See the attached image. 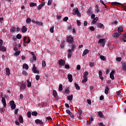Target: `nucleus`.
Wrapping results in <instances>:
<instances>
[{"label": "nucleus", "mask_w": 126, "mask_h": 126, "mask_svg": "<svg viewBox=\"0 0 126 126\" xmlns=\"http://www.w3.org/2000/svg\"><path fill=\"white\" fill-rule=\"evenodd\" d=\"M84 79L82 80V82L83 83H85L87 81V77H83Z\"/></svg>", "instance_id": "ea45409f"}, {"label": "nucleus", "mask_w": 126, "mask_h": 126, "mask_svg": "<svg viewBox=\"0 0 126 126\" xmlns=\"http://www.w3.org/2000/svg\"><path fill=\"white\" fill-rule=\"evenodd\" d=\"M100 59H101L102 61H106V59H105V56L103 55H101L100 56Z\"/></svg>", "instance_id": "79ce46f5"}, {"label": "nucleus", "mask_w": 126, "mask_h": 126, "mask_svg": "<svg viewBox=\"0 0 126 126\" xmlns=\"http://www.w3.org/2000/svg\"><path fill=\"white\" fill-rule=\"evenodd\" d=\"M110 90V88H109V86H106L105 90H104V93L105 94H106V95H108L109 94V91Z\"/></svg>", "instance_id": "f8f14e48"}, {"label": "nucleus", "mask_w": 126, "mask_h": 126, "mask_svg": "<svg viewBox=\"0 0 126 126\" xmlns=\"http://www.w3.org/2000/svg\"><path fill=\"white\" fill-rule=\"evenodd\" d=\"M115 74V71L112 70L111 71V72L110 73V78H111V79H112V80H114V79H115V76H114V74Z\"/></svg>", "instance_id": "6e6552de"}, {"label": "nucleus", "mask_w": 126, "mask_h": 126, "mask_svg": "<svg viewBox=\"0 0 126 126\" xmlns=\"http://www.w3.org/2000/svg\"><path fill=\"white\" fill-rule=\"evenodd\" d=\"M89 53V50L86 49L83 53L82 56L84 57V56H86Z\"/></svg>", "instance_id": "412c9836"}, {"label": "nucleus", "mask_w": 126, "mask_h": 126, "mask_svg": "<svg viewBox=\"0 0 126 126\" xmlns=\"http://www.w3.org/2000/svg\"><path fill=\"white\" fill-rule=\"evenodd\" d=\"M94 64H95V63L91 62L90 63L89 65L91 67H93V66H94Z\"/></svg>", "instance_id": "de8ad7c7"}, {"label": "nucleus", "mask_w": 126, "mask_h": 126, "mask_svg": "<svg viewBox=\"0 0 126 126\" xmlns=\"http://www.w3.org/2000/svg\"><path fill=\"white\" fill-rule=\"evenodd\" d=\"M66 114H68V115H69L71 118H73V115H72V113H71L70 110L67 109L66 110Z\"/></svg>", "instance_id": "4468645a"}, {"label": "nucleus", "mask_w": 126, "mask_h": 126, "mask_svg": "<svg viewBox=\"0 0 126 126\" xmlns=\"http://www.w3.org/2000/svg\"><path fill=\"white\" fill-rule=\"evenodd\" d=\"M16 37H17V39H21L22 36L20 33H19L17 35Z\"/></svg>", "instance_id": "49530a36"}, {"label": "nucleus", "mask_w": 126, "mask_h": 126, "mask_svg": "<svg viewBox=\"0 0 126 126\" xmlns=\"http://www.w3.org/2000/svg\"><path fill=\"white\" fill-rule=\"evenodd\" d=\"M21 31L23 33H26L27 31V28L24 26L22 28Z\"/></svg>", "instance_id": "f3484780"}, {"label": "nucleus", "mask_w": 126, "mask_h": 126, "mask_svg": "<svg viewBox=\"0 0 126 126\" xmlns=\"http://www.w3.org/2000/svg\"><path fill=\"white\" fill-rule=\"evenodd\" d=\"M95 8L96 9V12H99L100 10H99V6H98V5H95Z\"/></svg>", "instance_id": "603ef678"}, {"label": "nucleus", "mask_w": 126, "mask_h": 126, "mask_svg": "<svg viewBox=\"0 0 126 126\" xmlns=\"http://www.w3.org/2000/svg\"><path fill=\"white\" fill-rule=\"evenodd\" d=\"M120 35H122V33H119V32H116L115 33H114V38L116 39L117 38H118Z\"/></svg>", "instance_id": "6ab92c4d"}, {"label": "nucleus", "mask_w": 126, "mask_h": 126, "mask_svg": "<svg viewBox=\"0 0 126 126\" xmlns=\"http://www.w3.org/2000/svg\"><path fill=\"white\" fill-rule=\"evenodd\" d=\"M90 30L91 31H94L95 30V28L93 26H91L90 27Z\"/></svg>", "instance_id": "3c124183"}, {"label": "nucleus", "mask_w": 126, "mask_h": 126, "mask_svg": "<svg viewBox=\"0 0 126 126\" xmlns=\"http://www.w3.org/2000/svg\"><path fill=\"white\" fill-rule=\"evenodd\" d=\"M32 70L33 73H37V74H39V71L37 70V68H36V65L35 64H33Z\"/></svg>", "instance_id": "20e7f679"}, {"label": "nucleus", "mask_w": 126, "mask_h": 126, "mask_svg": "<svg viewBox=\"0 0 126 126\" xmlns=\"http://www.w3.org/2000/svg\"><path fill=\"white\" fill-rule=\"evenodd\" d=\"M55 28V27L54 26H53L52 27H51L50 29V31L51 32V33H54V29Z\"/></svg>", "instance_id": "a18cd8bd"}, {"label": "nucleus", "mask_w": 126, "mask_h": 126, "mask_svg": "<svg viewBox=\"0 0 126 126\" xmlns=\"http://www.w3.org/2000/svg\"><path fill=\"white\" fill-rule=\"evenodd\" d=\"M53 2V0H49L48 2V5H51Z\"/></svg>", "instance_id": "864d4df0"}, {"label": "nucleus", "mask_w": 126, "mask_h": 126, "mask_svg": "<svg viewBox=\"0 0 126 126\" xmlns=\"http://www.w3.org/2000/svg\"><path fill=\"white\" fill-rule=\"evenodd\" d=\"M73 98V96L72 95L67 96V99L68 101H72Z\"/></svg>", "instance_id": "cd10ccee"}, {"label": "nucleus", "mask_w": 126, "mask_h": 126, "mask_svg": "<svg viewBox=\"0 0 126 126\" xmlns=\"http://www.w3.org/2000/svg\"><path fill=\"white\" fill-rule=\"evenodd\" d=\"M98 74H99V77L100 79H101V80H103V79H104V77H102V75L103 74L102 71H99Z\"/></svg>", "instance_id": "aec40b11"}, {"label": "nucleus", "mask_w": 126, "mask_h": 126, "mask_svg": "<svg viewBox=\"0 0 126 126\" xmlns=\"http://www.w3.org/2000/svg\"><path fill=\"white\" fill-rule=\"evenodd\" d=\"M124 31V29H123V27H121L118 28V33H122Z\"/></svg>", "instance_id": "c756f323"}, {"label": "nucleus", "mask_w": 126, "mask_h": 126, "mask_svg": "<svg viewBox=\"0 0 126 126\" xmlns=\"http://www.w3.org/2000/svg\"><path fill=\"white\" fill-rule=\"evenodd\" d=\"M1 102L4 106V108H6V101H5V98L4 97H2Z\"/></svg>", "instance_id": "0eeeda50"}, {"label": "nucleus", "mask_w": 126, "mask_h": 126, "mask_svg": "<svg viewBox=\"0 0 126 126\" xmlns=\"http://www.w3.org/2000/svg\"><path fill=\"white\" fill-rule=\"evenodd\" d=\"M59 64L61 66H63V65H65V61L61 59L59 61Z\"/></svg>", "instance_id": "423d86ee"}, {"label": "nucleus", "mask_w": 126, "mask_h": 126, "mask_svg": "<svg viewBox=\"0 0 126 126\" xmlns=\"http://www.w3.org/2000/svg\"><path fill=\"white\" fill-rule=\"evenodd\" d=\"M9 105L12 110H15V108H16V105L14 103V101L13 100L10 101L9 103Z\"/></svg>", "instance_id": "f03ea898"}, {"label": "nucleus", "mask_w": 126, "mask_h": 126, "mask_svg": "<svg viewBox=\"0 0 126 126\" xmlns=\"http://www.w3.org/2000/svg\"><path fill=\"white\" fill-rule=\"evenodd\" d=\"M19 123H20V124H22V123H23V117H22V116H19Z\"/></svg>", "instance_id": "c85d7f7f"}, {"label": "nucleus", "mask_w": 126, "mask_h": 126, "mask_svg": "<svg viewBox=\"0 0 126 126\" xmlns=\"http://www.w3.org/2000/svg\"><path fill=\"white\" fill-rule=\"evenodd\" d=\"M116 61H117V62H121L122 61V58L118 57V58H116Z\"/></svg>", "instance_id": "13d9d810"}, {"label": "nucleus", "mask_w": 126, "mask_h": 126, "mask_svg": "<svg viewBox=\"0 0 126 126\" xmlns=\"http://www.w3.org/2000/svg\"><path fill=\"white\" fill-rule=\"evenodd\" d=\"M20 55V51H16V52L14 54V56L15 57H18Z\"/></svg>", "instance_id": "7c9ffc66"}, {"label": "nucleus", "mask_w": 126, "mask_h": 126, "mask_svg": "<svg viewBox=\"0 0 126 126\" xmlns=\"http://www.w3.org/2000/svg\"><path fill=\"white\" fill-rule=\"evenodd\" d=\"M23 68H25V69H28L29 68V66H28V64L25 63L23 65Z\"/></svg>", "instance_id": "bb28decb"}, {"label": "nucleus", "mask_w": 126, "mask_h": 126, "mask_svg": "<svg viewBox=\"0 0 126 126\" xmlns=\"http://www.w3.org/2000/svg\"><path fill=\"white\" fill-rule=\"evenodd\" d=\"M68 20V17H65L63 19V21L64 22H66Z\"/></svg>", "instance_id": "6e6d98bb"}, {"label": "nucleus", "mask_w": 126, "mask_h": 126, "mask_svg": "<svg viewBox=\"0 0 126 126\" xmlns=\"http://www.w3.org/2000/svg\"><path fill=\"white\" fill-rule=\"evenodd\" d=\"M87 13L88 14H92V13H93L92 12V8L90 7L89 10L87 11Z\"/></svg>", "instance_id": "a878e982"}, {"label": "nucleus", "mask_w": 126, "mask_h": 126, "mask_svg": "<svg viewBox=\"0 0 126 126\" xmlns=\"http://www.w3.org/2000/svg\"><path fill=\"white\" fill-rule=\"evenodd\" d=\"M67 78L69 82H72V75L68 74L67 75Z\"/></svg>", "instance_id": "9b49d317"}, {"label": "nucleus", "mask_w": 126, "mask_h": 126, "mask_svg": "<svg viewBox=\"0 0 126 126\" xmlns=\"http://www.w3.org/2000/svg\"><path fill=\"white\" fill-rule=\"evenodd\" d=\"M67 43H72L73 42V37L71 35L69 36L66 38Z\"/></svg>", "instance_id": "39448f33"}, {"label": "nucleus", "mask_w": 126, "mask_h": 126, "mask_svg": "<svg viewBox=\"0 0 126 126\" xmlns=\"http://www.w3.org/2000/svg\"><path fill=\"white\" fill-rule=\"evenodd\" d=\"M77 24L78 26H80V25H81V23L79 20H77Z\"/></svg>", "instance_id": "052dcab7"}, {"label": "nucleus", "mask_w": 126, "mask_h": 126, "mask_svg": "<svg viewBox=\"0 0 126 126\" xmlns=\"http://www.w3.org/2000/svg\"><path fill=\"white\" fill-rule=\"evenodd\" d=\"M99 100H100V101L104 100V96L101 95L100 96Z\"/></svg>", "instance_id": "69168bd1"}, {"label": "nucleus", "mask_w": 126, "mask_h": 126, "mask_svg": "<svg viewBox=\"0 0 126 126\" xmlns=\"http://www.w3.org/2000/svg\"><path fill=\"white\" fill-rule=\"evenodd\" d=\"M27 87H28V88H30V87L32 86V82H30L29 80H27Z\"/></svg>", "instance_id": "2eb2a0df"}, {"label": "nucleus", "mask_w": 126, "mask_h": 126, "mask_svg": "<svg viewBox=\"0 0 126 126\" xmlns=\"http://www.w3.org/2000/svg\"><path fill=\"white\" fill-rule=\"evenodd\" d=\"M32 115L34 117L38 116V112L36 111H33L32 113Z\"/></svg>", "instance_id": "72a5a7b5"}, {"label": "nucleus", "mask_w": 126, "mask_h": 126, "mask_svg": "<svg viewBox=\"0 0 126 126\" xmlns=\"http://www.w3.org/2000/svg\"><path fill=\"white\" fill-rule=\"evenodd\" d=\"M35 79H36V80H39V79H40V76L39 75H36L35 76Z\"/></svg>", "instance_id": "4d7b16f0"}, {"label": "nucleus", "mask_w": 126, "mask_h": 126, "mask_svg": "<svg viewBox=\"0 0 126 126\" xmlns=\"http://www.w3.org/2000/svg\"><path fill=\"white\" fill-rule=\"evenodd\" d=\"M35 123L36 124H39V125H43L44 123L42 122L40 120L36 119L35 120Z\"/></svg>", "instance_id": "a211bd4d"}, {"label": "nucleus", "mask_w": 126, "mask_h": 126, "mask_svg": "<svg viewBox=\"0 0 126 126\" xmlns=\"http://www.w3.org/2000/svg\"><path fill=\"white\" fill-rule=\"evenodd\" d=\"M46 62L45 61H42V67H46Z\"/></svg>", "instance_id": "f704fd0d"}, {"label": "nucleus", "mask_w": 126, "mask_h": 126, "mask_svg": "<svg viewBox=\"0 0 126 126\" xmlns=\"http://www.w3.org/2000/svg\"><path fill=\"white\" fill-rule=\"evenodd\" d=\"M25 89H26V85L22 83L20 87V90H25Z\"/></svg>", "instance_id": "1a4fd4ad"}, {"label": "nucleus", "mask_w": 126, "mask_h": 126, "mask_svg": "<svg viewBox=\"0 0 126 126\" xmlns=\"http://www.w3.org/2000/svg\"><path fill=\"white\" fill-rule=\"evenodd\" d=\"M87 102L89 105H91V100L87 99Z\"/></svg>", "instance_id": "0e129e2a"}, {"label": "nucleus", "mask_w": 126, "mask_h": 126, "mask_svg": "<svg viewBox=\"0 0 126 126\" xmlns=\"http://www.w3.org/2000/svg\"><path fill=\"white\" fill-rule=\"evenodd\" d=\"M23 75H24L25 76H27L28 75V73L25 70H23L22 72Z\"/></svg>", "instance_id": "c9c22d12"}, {"label": "nucleus", "mask_w": 126, "mask_h": 126, "mask_svg": "<svg viewBox=\"0 0 126 126\" xmlns=\"http://www.w3.org/2000/svg\"><path fill=\"white\" fill-rule=\"evenodd\" d=\"M121 92L120 91L117 92L116 94L117 96H121Z\"/></svg>", "instance_id": "e2e57ef3"}, {"label": "nucleus", "mask_w": 126, "mask_h": 126, "mask_svg": "<svg viewBox=\"0 0 126 126\" xmlns=\"http://www.w3.org/2000/svg\"><path fill=\"white\" fill-rule=\"evenodd\" d=\"M89 73L87 71H85L83 73V77H87V76L88 75Z\"/></svg>", "instance_id": "4c0bfd02"}, {"label": "nucleus", "mask_w": 126, "mask_h": 126, "mask_svg": "<svg viewBox=\"0 0 126 126\" xmlns=\"http://www.w3.org/2000/svg\"><path fill=\"white\" fill-rule=\"evenodd\" d=\"M98 19H99V18L98 17L94 18L92 22V24H95V23H96V22L98 21Z\"/></svg>", "instance_id": "4be33fe9"}, {"label": "nucleus", "mask_w": 126, "mask_h": 126, "mask_svg": "<svg viewBox=\"0 0 126 126\" xmlns=\"http://www.w3.org/2000/svg\"><path fill=\"white\" fill-rule=\"evenodd\" d=\"M26 22L28 24L31 23V19L30 18H27L26 20Z\"/></svg>", "instance_id": "58836bf2"}, {"label": "nucleus", "mask_w": 126, "mask_h": 126, "mask_svg": "<svg viewBox=\"0 0 126 126\" xmlns=\"http://www.w3.org/2000/svg\"><path fill=\"white\" fill-rule=\"evenodd\" d=\"M59 91H63V85H62V84L60 85V86L59 87Z\"/></svg>", "instance_id": "37998d69"}, {"label": "nucleus", "mask_w": 126, "mask_h": 126, "mask_svg": "<svg viewBox=\"0 0 126 126\" xmlns=\"http://www.w3.org/2000/svg\"><path fill=\"white\" fill-rule=\"evenodd\" d=\"M36 24H37V25H38V26H40V25H43V23L40 22H36Z\"/></svg>", "instance_id": "8fccbe9b"}, {"label": "nucleus", "mask_w": 126, "mask_h": 126, "mask_svg": "<svg viewBox=\"0 0 126 126\" xmlns=\"http://www.w3.org/2000/svg\"><path fill=\"white\" fill-rule=\"evenodd\" d=\"M76 47V46H75V45H73L72 46L71 49L69 50H71V52H72L73 51H74V49H75Z\"/></svg>", "instance_id": "a19ab883"}, {"label": "nucleus", "mask_w": 126, "mask_h": 126, "mask_svg": "<svg viewBox=\"0 0 126 126\" xmlns=\"http://www.w3.org/2000/svg\"><path fill=\"white\" fill-rule=\"evenodd\" d=\"M105 42H106V39L105 38H101L98 40V43H101L102 47H104Z\"/></svg>", "instance_id": "7ed1b4c3"}, {"label": "nucleus", "mask_w": 126, "mask_h": 126, "mask_svg": "<svg viewBox=\"0 0 126 126\" xmlns=\"http://www.w3.org/2000/svg\"><path fill=\"white\" fill-rule=\"evenodd\" d=\"M88 22L86 21H85L84 22V26H87Z\"/></svg>", "instance_id": "774afa93"}, {"label": "nucleus", "mask_w": 126, "mask_h": 126, "mask_svg": "<svg viewBox=\"0 0 126 126\" xmlns=\"http://www.w3.org/2000/svg\"><path fill=\"white\" fill-rule=\"evenodd\" d=\"M126 38V33L123 36V38H122V40L124 41L125 42H126V40H125V39Z\"/></svg>", "instance_id": "680f3d73"}, {"label": "nucleus", "mask_w": 126, "mask_h": 126, "mask_svg": "<svg viewBox=\"0 0 126 126\" xmlns=\"http://www.w3.org/2000/svg\"><path fill=\"white\" fill-rule=\"evenodd\" d=\"M16 31V29L15 28H12L11 29V32H15Z\"/></svg>", "instance_id": "5fc2aeb1"}, {"label": "nucleus", "mask_w": 126, "mask_h": 126, "mask_svg": "<svg viewBox=\"0 0 126 126\" xmlns=\"http://www.w3.org/2000/svg\"><path fill=\"white\" fill-rule=\"evenodd\" d=\"M6 75H10V70L8 68H6Z\"/></svg>", "instance_id": "b1692460"}, {"label": "nucleus", "mask_w": 126, "mask_h": 126, "mask_svg": "<svg viewBox=\"0 0 126 126\" xmlns=\"http://www.w3.org/2000/svg\"><path fill=\"white\" fill-rule=\"evenodd\" d=\"M30 6H31V7H33V6H37V3L31 2L30 3Z\"/></svg>", "instance_id": "393cba45"}, {"label": "nucleus", "mask_w": 126, "mask_h": 126, "mask_svg": "<svg viewBox=\"0 0 126 126\" xmlns=\"http://www.w3.org/2000/svg\"><path fill=\"white\" fill-rule=\"evenodd\" d=\"M27 116L28 117V118L31 117V112H30V111L28 112Z\"/></svg>", "instance_id": "09e8293b"}, {"label": "nucleus", "mask_w": 126, "mask_h": 126, "mask_svg": "<svg viewBox=\"0 0 126 126\" xmlns=\"http://www.w3.org/2000/svg\"><path fill=\"white\" fill-rule=\"evenodd\" d=\"M72 56V52L71 51V50H68V55H67L68 59H70Z\"/></svg>", "instance_id": "dca6fc26"}, {"label": "nucleus", "mask_w": 126, "mask_h": 126, "mask_svg": "<svg viewBox=\"0 0 126 126\" xmlns=\"http://www.w3.org/2000/svg\"><path fill=\"white\" fill-rule=\"evenodd\" d=\"M76 68L78 70H80V68H81L80 65L79 64L77 65Z\"/></svg>", "instance_id": "bf43d9fd"}, {"label": "nucleus", "mask_w": 126, "mask_h": 126, "mask_svg": "<svg viewBox=\"0 0 126 126\" xmlns=\"http://www.w3.org/2000/svg\"><path fill=\"white\" fill-rule=\"evenodd\" d=\"M0 51H1V52H5V51H6V48L4 46H0Z\"/></svg>", "instance_id": "5701e85b"}, {"label": "nucleus", "mask_w": 126, "mask_h": 126, "mask_svg": "<svg viewBox=\"0 0 126 126\" xmlns=\"http://www.w3.org/2000/svg\"><path fill=\"white\" fill-rule=\"evenodd\" d=\"M119 4H121V3H119L118 2H112V5H118Z\"/></svg>", "instance_id": "c03bdc74"}, {"label": "nucleus", "mask_w": 126, "mask_h": 126, "mask_svg": "<svg viewBox=\"0 0 126 126\" xmlns=\"http://www.w3.org/2000/svg\"><path fill=\"white\" fill-rule=\"evenodd\" d=\"M45 2H43L41 4H40L37 7V9H38V10H41L42 7H43V6L45 5Z\"/></svg>", "instance_id": "9d476101"}, {"label": "nucleus", "mask_w": 126, "mask_h": 126, "mask_svg": "<svg viewBox=\"0 0 126 126\" xmlns=\"http://www.w3.org/2000/svg\"><path fill=\"white\" fill-rule=\"evenodd\" d=\"M65 68H67V69H69V65L68 64H65Z\"/></svg>", "instance_id": "338daca9"}, {"label": "nucleus", "mask_w": 126, "mask_h": 126, "mask_svg": "<svg viewBox=\"0 0 126 126\" xmlns=\"http://www.w3.org/2000/svg\"><path fill=\"white\" fill-rule=\"evenodd\" d=\"M72 14L73 15H77V16H81V14L79 12L78 8L77 7L74 8L72 11Z\"/></svg>", "instance_id": "f257e3e1"}, {"label": "nucleus", "mask_w": 126, "mask_h": 126, "mask_svg": "<svg viewBox=\"0 0 126 126\" xmlns=\"http://www.w3.org/2000/svg\"><path fill=\"white\" fill-rule=\"evenodd\" d=\"M96 25L98 27V28H102L104 25L101 23H96Z\"/></svg>", "instance_id": "2f4dec72"}, {"label": "nucleus", "mask_w": 126, "mask_h": 126, "mask_svg": "<svg viewBox=\"0 0 126 126\" xmlns=\"http://www.w3.org/2000/svg\"><path fill=\"white\" fill-rule=\"evenodd\" d=\"M98 117L100 118V119H103L104 118V115L103 114V113H102L101 111H99L98 113Z\"/></svg>", "instance_id": "ddd939ff"}, {"label": "nucleus", "mask_w": 126, "mask_h": 126, "mask_svg": "<svg viewBox=\"0 0 126 126\" xmlns=\"http://www.w3.org/2000/svg\"><path fill=\"white\" fill-rule=\"evenodd\" d=\"M53 95L55 97H57L58 96V93H57V91L53 90Z\"/></svg>", "instance_id": "473e14b6"}, {"label": "nucleus", "mask_w": 126, "mask_h": 126, "mask_svg": "<svg viewBox=\"0 0 126 126\" xmlns=\"http://www.w3.org/2000/svg\"><path fill=\"white\" fill-rule=\"evenodd\" d=\"M75 87L76 88V89H77V90H80V87H79L78 84H77L76 83H75Z\"/></svg>", "instance_id": "e433bc0d"}]
</instances>
